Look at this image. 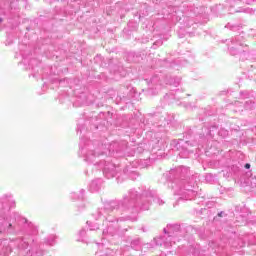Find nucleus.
Listing matches in <instances>:
<instances>
[{
    "label": "nucleus",
    "instance_id": "obj_1",
    "mask_svg": "<svg viewBox=\"0 0 256 256\" xmlns=\"http://www.w3.org/2000/svg\"><path fill=\"white\" fill-rule=\"evenodd\" d=\"M245 169H251V164H246Z\"/></svg>",
    "mask_w": 256,
    "mask_h": 256
},
{
    "label": "nucleus",
    "instance_id": "obj_2",
    "mask_svg": "<svg viewBox=\"0 0 256 256\" xmlns=\"http://www.w3.org/2000/svg\"><path fill=\"white\" fill-rule=\"evenodd\" d=\"M8 227H9V229H11V227H13V224H9Z\"/></svg>",
    "mask_w": 256,
    "mask_h": 256
},
{
    "label": "nucleus",
    "instance_id": "obj_3",
    "mask_svg": "<svg viewBox=\"0 0 256 256\" xmlns=\"http://www.w3.org/2000/svg\"><path fill=\"white\" fill-rule=\"evenodd\" d=\"M218 216H219V217H223V215H222V214H218Z\"/></svg>",
    "mask_w": 256,
    "mask_h": 256
}]
</instances>
